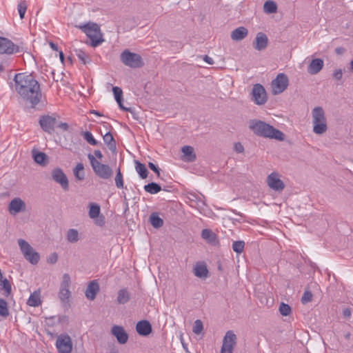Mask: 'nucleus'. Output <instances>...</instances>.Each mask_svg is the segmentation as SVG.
Here are the masks:
<instances>
[{"mask_svg":"<svg viewBox=\"0 0 353 353\" xmlns=\"http://www.w3.org/2000/svg\"><path fill=\"white\" fill-rule=\"evenodd\" d=\"M39 123L44 132L51 134L57 125V116L54 114L42 115L40 117Z\"/></svg>","mask_w":353,"mask_h":353,"instance_id":"1a4fd4ad","label":"nucleus"},{"mask_svg":"<svg viewBox=\"0 0 353 353\" xmlns=\"http://www.w3.org/2000/svg\"><path fill=\"white\" fill-rule=\"evenodd\" d=\"M18 12L20 18L22 19L24 18L25 13L27 10V4L25 1L20 2L17 6Z\"/></svg>","mask_w":353,"mask_h":353,"instance_id":"49530a36","label":"nucleus"},{"mask_svg":"<svg viewBox=\"0 0 353 353\" xmlns=\"http://www.w3.org/2000/svg\"><path fill=\"white\" fill-rule=\"evenodd\" d=\"M103 139L108 149L112 152H116L117 144L112 134L108 132L103 136Z\"/></svg>","mask_w":353,"mask_h":353,"instance_id":"393cba45","label":"nucleus"},{"mask_svg":"<svg viewBox=\"0 0 353 353\" xmlns=\"http://www.w3.org/2000/svg\"><path fill=\"white\" fill-rule=\"evenodd\" d=\"M14 81L17 92L31 108H35L42 97L39 82L32 74L23 73L15 74Z\"/></svg>","mask_w":353,"mask_h":353,"instance_id":"f257e3e1","label":"nucleus"},{"mask_svg":"<svg viewBox=\"0 0 353 353\" xmlns=\"http://www.w3.org/2000/svg\"><path fill=\"white\" fill-rule=\"evenodd\" d=\"M41 303L40 291L37 290L32 293L28 299L27 304L30 306L37 307Z\"/></svg>","mask_w":353,"mask_h":353,"instance_id":"b1692460","label":"nucleus"},{"mask_svg":"<svg viewBox=\"0 0 353 353\" xmlns=\"http://www.w3.org/2000/svg\"><path fill=\"white\" fill-rule=\"evenodd\" d=\"M56 126L64 132L69 130V125L67 123H65V122H59L58 123L57 121Z\"/></svg>","mask_w":353,"mask_h":353,"instance_id":"5fc2aeb1","label":"nucleus"},{"mask_svg":"<svg viewBox=\"0 0 353 353\" xmlns=\"http://www.w3.org/2000/svg\"><path fill=\"white\" fill-rule=\"evenodd\" d=\"M50 48L54 50H56L57 51L58 50V46L57 44L54 43L53 42H50Z\"/></svg>","mask_w":353,"mask_h":353,"instance_id":"e2e57ef3","label":"nucleus"},{"mask_svg":"<svg viewBox=\"0 0 353 353\" xmlns=\"http://www.w3.org/2000/svg\"><path fill=\"white\" fill-rule=\"evenodd\" d=\"M135 169L141 179H144L147 178L148 171L143 163L139 162V161H135Z\"/></svg>","mask_w":353,"mask_h":353,"instance_id":"bb28decb","label":"nucleus"},{"mask_svg":"<svg viewBox=\"0 0 353 353\" xmlns=\"http://www.w3.org/2000/svg\"><path fill=\"white\" fill-rule=\"evenodd\" d=\"M19 51V46H15L12 41L4 38L0 37V53L12 54Z\"/></svg>","mask_w":353,"mask_h":353,"instance_id":"2eb2a0df","label":"nucleus"},{"mask_svg":"<svg viewBox=\"0 0 353 353\" xmlns=\"http://www.w3.org/2000/svg\"><path fill=\"white\" fill-rule=\"evenodd\" d=\"M288 77L283 73L279 74L271 83L273 94L276 95L282 93L288 88Z\"/></svg>","mask_w":353,"mask_h":353,"instance_id":"6e6552de","label":"nucleus"},{"mask_svg":"<svg viewBox=\"0 0 353 353\" xmlns=\"http://www.w3.org/2000/svg\"><path fill=\"white\" fill-rule=\"evenodd\" d=\"M58 260V254L56 252L52 253L47 259L48 263L54 264Z\"/></svg>","mask_w":353,"mask_h":353,"instance_id":"3c124183","label":"nucleus"},{"mask_svg":"<svg viewBox=\"0 0 353 353\" xmlns=\"http://www.w3.org/2000/svg\"><path fill=\"white\" fill-rule=\"evenodd\" d=\"M8 315L9 310L8 303L4 299H0V316L6 318Z\"/></svg>","mask_w":353,"mask_h":353,"instance_id":"58836bf2","label":"nucleus"},{"mask_svg":"<svg viewBox=\"0 0 353 353\" xmlns=\"http://www.w3.org/2000/svg\"><path fill=\"white\" fill-rule=\"evenodd\" d=\"M234 150L239 153L243 152V145L240 142L235 143Z\"/></svg>","mask_w":353,"mask_h":353,"instance_id":"13d9d810","label":"nucleus"},{"mask_svg":"<svg viewBox=\"0 0 353 353\" xmlns=\"http://www.w3.org/2000/svg\"><path fill=\"white\" fill-rule=\"evenodd\" d=\"M33 158L36 163L40 165H45L47 160V155L42 152H38L33 154Z\"/></svg>","mask_w":353,"mask_h":353,"instance_id":"e433bc0d","label":"nucleus"},{"mask_svg":"<svg viewBox=\"0 0 353 353\" xmlns=\"http://www.w3.org/2000/svg\"><path fill=\"white\" fill-rule=\"evenodd\" d=\"M112 91L116 101H123V91L120 88L114 86L112 88Z\"/></svg>","mask_w":353,"mask_h":353,"instance_id":"de8ad7c7","label":"nucleus"},{"mask_svg":"<svg viewBox=\"0 0 353 353\" xmlns=\"http://www.w3.org/2000/svg\"><path fill=\"white\" fill-rule=\"evenodd\" d=\"M193 272L196 276L201 279L206 278L208 274V270L205 264H196Z\"/></svg>","mask_w":353,"mask_h":353,"instance_id":"a878e982","label":"nucleus"},{"mask_svg":"<svg viewBox=\"0 0 353 353\" xmlns=\"http://www.w3.org/2000/svg\"><path fill=\"white\" fill-rule=\"evenodd\" d=\"M144 190L145 192L154 194L159 192L162 188L159 184L151 182L144 185Z\"/></svg>","mask_w":353,"mask_h":353,"instance_id":"c756f323","label":"nucleus"},{"mask_svg":"<svg viewBox=\"0 0 353 353\" xmlns=\"http://www.w3.org/2000/svg\"><path fill=\"white\" fill-rule=\"evenodd\" d=\"M112 334L116 337L118 343L125 344L128 340V334L122 326L114 325L111 329Z\"/></svg>","mask_w":353,"mask_h":353,"instance_id":"f3484780","label":"nucleus"},{"mask_svg":"<svg viewBox=\"0 0 353 353\" xmlns=\"http://www.w3.org/2000/svg\"><path fill=\"white\" fill-rule=\"evenodd\" d=\"M118 105H119V107L124 110V111H126V112H131V108H125L123 106V101H117Z\"/></svg>","mask_w":353,"mask_h":353,"instance_id":"bf43d9fd","label":"nucleus"},{"mask_svg":"<svg viewBox=\"0 0 353 353\" xmlns=\"http://www.w3.org/2000/svg\"><path fill=\"white\" fill-rule=\"evenodd\" d=\"M350 68L351 70L353 72V59L350 61Z\"/></svg>","mask_w":353,"mask_h":353,"instance_id":"338daca9","label":"nucleus"},{"mask_svg":"<svg viewBox=\"0 0 353 353\" xmlns=\"http://www.w3.org/2000/svg\"><path fill=\"white\" fill-rule=\"evenodd\" d=\"M148 167L149 168L152 170L154 172H155L158 177H160V168L155 165L154 163L152 162L148 163Z\"/></svg>","mask_w":353,"mask_h":353,"instance_id":"603ef678","label":"nucleus"},{"mask_svg":"<svg viewBox=\"0 0 353 353\" xmlns=\"http://www.w3.org/2000/svg\"><path fill=\"white\" fill-rule=\"evenodd\" d=\"M90 113H91V114H96V115H97V116H101V114L99 112L97 111V110H91V111H90Z\"/></svg>","mask_w":353,"mask_h":353,"instance_id":"69168bd1","label":"nucleus"},{"mask_svg":"<svg viewBox=\"0 0 353 353\" xmlns=\"http://www.w3.org/2000/svg\"><path fill=\"white\" fill-rule=\"evenodd\" d=\"M76 55L79 58V59L83 63L86 64L90 62V59L88 58V54L83 51L82 50L78 49L75 50Z\"/></svg>","mask_w":353,"mask_h":353,"instance_id":"ea45409f","label":"nucleus"},{"mask_svg":"<svg viewBox=\"0 0 353 353\" xmlns=\"http://www.w3.org/2000/svg\"><path fill=\"white\" fill-rule=\"evenodd\" d=\"M81 135L86 140V141L92 145H97L98 144V141L93 137L92 133L90 132L86 131L83 132Z\"/></svg>","mask_w":353,"mask_h":353,"instance_id":"a19ab883","label":"nucleus"},{"mask_svg":"<svg viewBox=\"0 0 353 353\" xmlns=\"http://www.w3.org/2000/svg\"><path fill=\"white\" fill-rule=\"evenodd\" d=\"M279 312L283 316H288L291 313V307L289 305L281 303L279 305Z\"/></svg>","mask_w":353,"mask_h":353,"instance_id":"a18cd8bd","label":"nucleus"},{"mask_svg":"<svg viewBox=\"0 0 353 353\" xmlns=\"http://www.w3.org/2000/svg\"><path fill=\"white\" fill-rule=\"evenodd\" d=\"M130 300V293L127 289L123 288L118 291L117 302L119 304H125Z\"/></svg>","mask_w":353,"mask_h":353,"instance_id":"5701e85b","label":"nucleus"},{"mask_svg":"<svg viewBox=\"0 0 353 353\" xmlns=\"http://www.w3.org/2000/svg\"><path fill=\"white\" fill-rule=\"evenodd\" d=\"M59 58L62 63L64 61V54L62 51H59Z\"/></svg>","mask_w":353,"mask_h":353,"instance_id":"0e129e2a","label":"nucleus"},{"mask_svg":"<svg viewBox=\"0 0 353 353\" xmlns=\"http://www.w3.org/2000/svg\"><path fill=\"white\" fill-rule=\"evenodd\" d=\"M333 78L336 81H340L343 77V70L341 69L335 70L332 74Z\"/></svg>","mask_w":353,"mask_h":353,"instance_id":"864d4df0","label":"nucleus"},{"mask_svg":"<svg viewBox=\"0 0 353 353\" xmlns=\"http://www.w3.org/2000/svg\"><path fill=\"white\" fill-rule=\"evenodd\" d=\"M68 242L74 243L79 241V232L76 229H69L66 234Z\"/></svg>","mask_w":353,"mask_h":353,"instance_id":"2f4dec72","label":"nucleus"},{"mask_svg":"<svg viewBox=\"0 0 353 353\" xmlns=\"http://www.w3.org/2000/svg\"><path fill=\"white\" fill-rule=\"evenodd\" d=\"M0 285L4 291L3 295L8 296L12 292V287L10 281L7 279H4L0 281Z\"/></svg>","mask_w":353,"mask_h":353,"instance_id":"f704fd0d","label":"nucleus"},{"mask_svg":"<svg viewBox=\"0 0 353 353\" xmlns=\"http://www.w3.org/2000/svg\"><path fill=\"white\" fill-rule=\"evenodd\" d=\"M312 298V294L310 291H305L301 298V302L305 304L311 301Z\"/></svg>","mask_w":353,"mask_h":353,"instance_id":"8fccbe9b","label":"nucleus"},{"mask_svg":"<svg viewBox=\"0 0 353 353\" xmlns=\"http://www.w3.org/2000/svg\"><path fill=\"white\" fill-rule=\"evenodd\" d=\"M342 50V48H336V52L337 54H340Z\"/></svg>","mask_w":353,"mask_h":353,"instance_id":"774afa93","label":"nucleus"},{"mask_svg":"<svg viewBox=\"0 0 353 353\" xmlns=\"http://www.w3.org/2000/svg\"><path fill=\"white\" fill-rule=\"evenodd\" d=\"M52 178L56 183L60 184L63 190H68V179L61 168H57L52 171Z\"/></svg>","mask_w":353,"mask_h":353,"instance_id":"4468645a","label":"nucleus"},{"mask_svg":"<svg viewBox=\"0 0 353 353\" xmlns=\"http://www.w3.org/2000/svg\"><path fill=\"white\" fill-rule=\"evenodd\" d=\"M99 285L96 280L90 281L85 290V296L89 300H94L99 292Z\"/></svg>","mask_w":353,"mask_h":353,"instance_id":"6ab92c4d","label":"nucleus"},{"mask_svg":"<svg viewBox=\"0 0 353 353\" xmlns=\"http://www.w3.org/2000/svg\"><path fill=\"white\" fill-rule=\"evenodd\" d=\"M313 132L322 134L327 130L325 112L321 107H315L312 111Z\"/></svg>","mask_w":353,"mask_h":353,"instance_id":"20e7f679","label":"nucleus"},{"mask_svg":"<svg viewBox=\"0 0 353 353\" xmlns=\"http://www.w3.org/2000/svg\"><path fill=\"white\" fill-rule=\"evenodd\" d=\"M88 158L90 162L93 171L97 176L103 179H108L111 178L113 171L109 165L100 163L91 154H88Z\"/></svg>","mask_w":353,"mask_h":353,"instance_id":"39448f33","label":"nucleus"},{"mask_svg":"<svg viewBox=\"0 0 353 353\" xmlns=\"http://www.w3.org/2000/svg\"><path fill=\"white\" fill-rule=\"evenodd\" d=\"M136 330L139 335L146 336L152 332V328L148 321L141 320L137 323Z\"/></svg>","mask_w":353,"mask_h":353,"instance_id":"a211bd4d","label":"nucleus"},{"mask_svg":"<svg viewBox=\"0 0 353 353\" xmlns=\"http://www.w3.org/2000/svg\"><path fill=\"white\" fill-rule=\"evenodd\" d=\"M323 67V61L319 58L314 59L310 62L307 68V72L310 74H316L322 70Z\"/></svg>","mask_w":353,"mask_h":353,"instance_id":"412c9836","label":"nucleus"},{"mask_svg":"<svg viewBox=\"0 0 353 353\" xmlns=\"http://www.w3.org/2000/svg\"><path fill=\"white\" fill-rule=\"evenodd\" d=\"M100 206L97 204L92 203L90 204V209H89V216L91 219H95L96 217H99V215L100 214Z\"/></svg>","mask_w":353,"mask_h":353,"instance_id":"473e14b6","label":"nucleus"},{"mask_svg":"<svg viewBox=\"0 0 353 353\" xmlns=\"http://www.w3.org/2000/svg\"><path fill=\"white\" fill-rule=\"evenodd\" d=\"M181 152L184 156V160L187 162H193L196 160V156L194 152V148L190 145L182 147Z\"/></svg>","mask_w":353,"mask_h":353,"instance_id":"4be33fe9","label":"nucleus"},{"mask_svg":"<svg viewBox=\"0 0 353 353\" xmlns=\"http://www.w3.org/2000/svg\"><path fill=\"white\" fill-rule=\"evenodd\" d=\"M25 259L32 264H37L39 261V254L38 252L32 250L28 254L24 256Z\"/></svg>","mask_w":353,"mask_h":353,"instance_id":"72a5a7b5","label":"nucleus"},{"mask_svg":"<svg viewBox=\"0 0 353 353\" xmlns=\"http://www.w3.org/2000/svg\"><path fill=\"white\" fill-rule=\"evenodd\" d=\"M201 236L203 239L212 242L215 239V234L208 229H203L201 232Z\"/></svg>","mask_w":353,"mask_h":353,"instance_id":"79ce46f5","label":"nucleus"},{"mask_svg":"<svg viewBox=\"0 0 353 353\" xmlns=\"http://www.w3.org/2000/svg\"><path fill=\"white\" fill-rule=\"evenodd\" d=\"M150 221L154 228H159L163 225V220L159 216L157 213H152L150 216Z\"/></svg>","mask_w":353,"mask_h":353,"instance_id":"c85d7f7f","label":"nucleus"},{"mask_svg":"<svg viewBox=\"0 0 353 353\" xmlns=\"http://www.w3.org/2000/svg\"><path fill=\"white\" fill-rule=\"evenodd\" d=\"M70 285V277L68 274H64L59 292V297L63 303H66L69 301L70 296V291L69 290Z\"/></svg>","mask_w":353,"mask_h":353,"instance_id":"f8f14e48","label":"nucleus"},{"mask_svg":"<svg viewBox=\"0 0 353 353\" xmlns=\"http://www.w3.org/2000/svg\"><path fill=\"white\" fill-rule=\"evenodd\" d=\"M203 329V322L199 319L196 320L193 325L192 332L196 334H199L202 332Z\"/></svg>","mask_w":353,"mask_h":353,"instance_id":"c03bdc74","label":"nucleus"},{"mask_svg":"<svg viewBox=\"0 0 353 353\" xmlns=\"http://www.w3.org/2000/svg\"><path fill=\"white\" fill-rule=\"evenodd\" d=\"M263 10L267 14L275 13L277 11V5L274 1L268 0L265 2L263 5Z\"/></svg>","mask_w":353,"mask_h":353,"instance_id":"7c9ffc66","label":"nucleus"},{"mask_svg":"<svg viewBox=\"0 0 353 353\" xmlns=\"http://www.w3.org/2000/svg\"><path fill=\"white\" fill-rule=\"evenodd\" d=\"M120 60L125 65L132 68H139L144 65L141 56L128 49L121 53Z\"/></svg>","mask_w":353,"mask_h":353,"instance_id":"423d86ee","label":"nucleus"},{"mask_svg":"<svg viewBox=\"0 0 353 353\" xmlns=\"http://www.w3.org/2000/svg\"><path fill=\"white\" fill-rule=\"evenodd\" d=\"M236 343V336L231 330L226 332L223 339L220 353H232Z\"/></svg>","mask_w":353,"mask_h":353,"instance_id":"9b49d317","label":"nucleus"},{"mask_svg":"<svg viewBox=\"0 0 353 353\" xmlns=\"http://www.w3.org/2000/svg\"><path fill=\"white\" fill-rule=\"evenodd\" d=\"M18 243L20 247L21 252L23 255L28 254V253L33 250V248L30 246V245L23 239H19Z\"/></svg>","mask_w":353,"mask_h":353,"instance_id":"c9c22d12","label":"nucleus"},{"mask_svg":"<svg viewBox=\"0 0 353 353\" xmlns=\"http://www.w3.org/2000/svg\"><path fill=\"white\" fill-rule=\"evenodd\" d=\"M231 39L234 41L243 39V26H240L232 32Z\"/></svg>","mask_w":353,"mask_h":353,"instance_id":"4c0bfd02","label":"nucleus"},{"mask_svg":"<svg viewBox=\"0 0 353 353\" xmlns=\"http://www.w3.org/2000/svg\"><path fill=\"white\" fill-rule=\"evenodd\" d=\"M266 183L269 188L276 192H281L285 188V184L280 179V176L277 172H272L266 179Z\"/></svg>","mask_w":353,"mask_h":353,"instance_id":"ddd939ff","label":"nucleus"},{"mask_svg":"<svg viewBox=\"0 0 353 353\" xmlns=\"http://www.w3.org/2000/svg\"><path fill=\"white\" fill-rule=\"evenodd\" d=\"M352 314L351 310L350 308H345L343 310V316L345 319H350Z\"/></svg>","mask_w":353,"mask_h":353,"instance_id":"4d7b16f0","label":"nucleus"},{"mask_svg":"<svg viewBox=\"0 0 353 353\" xmlns=\"http://www.w3.org/2000/svg\"><path fill=\"white\" fill-rule=\"evenodd\" d=\"M268 43V39L267 36L263 32H259L256 34L254 41V48L257 50H264Z\"/></svg>","mask_w":353,"mask_h":353,"instance_id":"aec40b11","label":"nucleus"},{"mask_svg":"<svg viewBox=\"0 0 353 353\" xmlns=\"http://www.w3.org/2000/svg\"><path fill=\"white\" fill-rule=\"evenodd\" d=\"M95 219H97L95 220V223L97 225H99V226H103L104 225L105 221V216L103 215H99V217H96Z\"/></svg>","mask_w":353,"mask_h":353,"instance_id":"6e6d98bb","label":"nucleus"},{"mask_svg":"<svg viewBox=\"0 0 353 353\" xmlns=\"http://www.w3.org/2000/svg\"><path fill=\"white\" fill-rule=\"evenodd\" d=\"M8 208L12 215H15L21 212H24L26 204L21 198L16 197L11 200Z\"/></svg>","mask_w":353,"mask_h":353,"instance_id":"dca6fc26","label":"nucleus"},{"mask_svg":"<svg viewBox=\"0 0 353 353\" xmlns=\"http://www.w3.org/2000/svg\"><path fill=\"white\" fill-rule=\"evenodd\" d=\"M249 128L252 132L260 137L274 139L279 141L284 139L283 133L264 121L253 119L249 121Z\"/></svg>","mask_w":353,"mask_h":353,"instance_id":"f03ea898","label":"nucleus"},{"mask_svg":"<svg viewBox=\"0 0 353 353\" xmlns=\"http://www.w3.org/2000/svg\"><path fill=\"white\" fill-rule=\"evenodd\" d=\"M56 347L59 353H71L72 350V339L68 334H60L56 341Z\"/></svg>","mask_w":353,"mask_h":353,"instance_id":"9d476101","label":"nucleus"},{"mask_svg":"<svg viewBox=\"0 0 353 353\" xmlns=\"http://www.w3.org/2000/svg\"><path fill=\"white\" fill-rule=\"evenodd\" d=\"M233 250L237 254L243 252V241H234L232 245Z\"/></svg>","mask_w":353,"mask_h":353,"instance_id":"09e8293b","label":"nucleus"},{"mask_svg":"<svg viewBox=\"0 0 353 353\" xmlns=\"http://www.w3.org/2000/svg\"><path fill=\"white\" fill-rule=\"evenodd\" d=\"M114 180H115V185L118 188H123V175L121 172L120 168H118L117 170V174H116Z\"/></svg>","mask_w":353,"mask_h":353,"instance_id":"37998d69","label":"nucleus"},{"mask_svg":"<svg viewBox=\"0 0 353 353\" xmlns=\"http://www.w3.org/2000/svg\"><path fill=\"white\" fill-rule=\"evenodd\" d=\"M203 60L207 62L208 64H212L214 63L212 59L208 55H205L203 57Z\"/></svg>","mask_w":353,"mask_h":353,"instance_id":"052dcab7","label":"nucleus"},{"mask_svg":"<svg viewBox=\"0 0 353 353\" xmlns=\"http://www.w3.org/2000/svg\"><path fill=\"white\" fill-rule=\"evenodd\" d=\"M73 173L76 179L82 181L85 179L84 166L82 163H78L73 169Z\"/></svg>","mask_w":353,"mask_h":353,"instance_id":"cd10ccee","label":"nucleus"},{"mask_svg":"<svg viewBox=\"0 0 353 353\" xmlns=\"http://www.w3.org/2000/svg\"><path fill=\"white\" fill-rule=\"evenodd\" d=\"M251 94L252 100L258 105H264L268 101V95L265 89L261 84H254Z\"/></svg>","mask_w":353,"mask_h":353,"instance_id":"0eeeda50","label":"nucleus"},{"mask_svg":"<svg viewBox=\"0 0 353 353\" xmlns=\"http://www.w3.org/2000/svg\"><path fill=\"white\" fill-rule=\"evenodd\" d=\"M94 153L97 158H98L99 159H101L103 158V154L100 150H94Z\"/></svg>","mask_w":353,"mask_h":353,"instance_id":"680f3d73","label":"nucleus"},{"mask_svg":"<svg viewBox=\"0 0 353 353\" xmlns=\"http://www.w3.org/2000/svg\"><path fill=\"white\" fill-rule=\"evenodd\" d=\"M77 27L81 29L90 38L92 47H97L104 41L103 33L101 32L100 27L97 23L89 21L85 24L77 26Z\"/></svg>","mask_w":353,"mask_h":353,"instance_id":"7ed1b4c3","label":"nucleus"}]
</instances>
